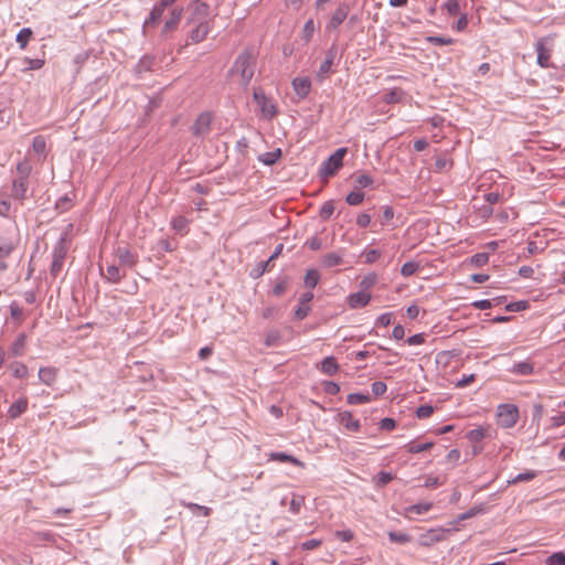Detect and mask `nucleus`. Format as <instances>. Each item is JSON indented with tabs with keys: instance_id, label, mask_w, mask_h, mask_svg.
<instances>
[{
	"instance_id": "f257e3e1",
	"label": "nucleus",
	"mask_w": 565,
	"mask_h": 565,
	"mask_svg": "<svg viewBox=\"0 0 565 565\" xmlns=\"http://www.w3.org/2000/svg\"><path fill=\"white\" fill-rule=\"evenodd\" d=\"M231 73L233 75L239 76L241 84L243 86H247L255 73V57L253 53L249 51H244L241 53L236 57L231 68Z\"/></svg>"
},
{
	"instance_id": "f03ea898",
	"label": "nucleus",
	"mask_w": 565,
	"mask_h": 565,
	"mask_svg": "<svg viewBox=\"0 0 565 565\" xmlns=\"http://www.w3.org/2000/svg\"><path fill=\"white\" fill-rule=\"evenodd\" d=\"M68 247L70 244L67 242L66 235L61 236L53 248L52 264L50 268L51 276L57 277L62 271Z\"/></svg>"
},
{
	"instance_id": "7ed1b4c3",
	"label": "nucleus",
	"mask_w": 565,
	"mask_h": 565,
	"mask_svg": "<svg viewBox=\"0 0 565 565\" xmlns=\"http://www.w3.org/2000/svg\"><path fill=\"white\" fill-rule=\"evenodd\" d=\"M347 148L337 149L320 167L319 173L327 179L332 177L343 164Z\"/></svg>"
},
{
	"instance_id": "20e7f679",
	"label": "nucleus",
	"mask_w": 565,
	"mask_h": 565,
	"mask_svg": "<svg viewBox=\"0 0 565 565\" xmlns=\"http://www.w3.org/2000/svg\"><path fill=\"white\" fill-rule=\"evenodd\" d=\"M498 424L503 428H512L519 420V408L514 404H500L497 411Z\"/></svg>"
},
{
	"instance_id": "39448f33",
	"label": "nucleus",
	"mask_w": 565,
	"mask_h": 565,
	"mask_svg": "<svg viewBox=\"0 0 565 565\" xmlns=\"http://www.w3.org/2000/svg\"><path fill=\"white\" fill-rule=\"evenodd\" d=\"M253 98L259 106L260 117L263 119L270 120L277 115V105L271 98H268L262 89H254Z\"/></svg>"
},
{
	"instance_id": "423d86ee",
	"label": "nucleus",
	"mask_w": 565,
	"mask_h": 565,
	"mask_svg": "<svg viewBox=\"0 0 565 565\" xmlns=\"http://www.w3.org/2000/svg\"><path fill=\"white\" fill-rule=\"evenodd\" d=\"M553 39L550 36L541 38L536 44L535 50L537 53V64L543 68L552 67L551 54L553 51Z\"/></svg>"
},
{
	"instance_id": "0eeeda50",
	"label": "nucleus",
	"mask_w": 565,
	"mask_h": 565,
	"mask_svg": "<svg viewBox=\"0 0 565 565\" xmlns=\"http://www.w3.org/2000/svg\"><path fill=\"white\" fill-rule=\"evenodd\" d=\"M194 26L190 32V40L192 43L202 42L210 33L213 22L212 19L191 21Z\"/></svg>"
},
{
	"instance_id": "6e6552de",
	"label": "nucleus",
	"mask_w": 565,
	"mask_h": 565,
	"mask_svg": "<svg viewBox=\"0 0 565 565\" xmlns=\"http://www.w3.org/2000/svg\"><path fill=\"white\" fill-rule=\"evenodd\" d=\"M337 55H338V49L333 44L328 50L324 61L320 64L319 71L317 73V77L319 79H324L331 73V68H332V65L334 64Z\"/></svg>"
},
{
	"instance_id": "1a4fd4ad",
	"label": "nucleus",
	"mask_w": 565,
	"mask_h": 565,
	"mask_svg": "<svg viewBox=\"0 0 565 565\" xmlns=\"http://www.w3.org/2000/svg\"><path fill=\"white\" fill-rule=\"evenodd\" d=\"M493 437V429L491 426H479L475 429L469 430L466 434V438L470 444H480L482 439L486 438H492Z\"/></svg>"
},
{
	"instance_id": "9d476101",
	"label": "nucleus",
	"mask_w": 565,
	"mask_h": 565,
	"mask_svg": "<svg viewBox=\"0 0 565 565\" xmlns=\"http://www.w3.org/2000/svg\"><path fill=\"white\" fill-rule=\"evenodd\" d=\"M45 53H42V57L31 58L28 56H24L22 58L17 60L19 63V71L21 72H29V71H38L42 68L45 64Z\"/></svg>"
},
{
	"instance_id": "9b49d317",
	"label": "nucleus",
	"mask_w": 565,
	"mask_h": 565,
	"mask_svg": "<svg viewBox=\"0 0 565 565\" xmlns=\"http://www.w3.org/2000/svg\"><path fill=\"white\" fill-rule=\"evenodd\" d=\"M211 122V114L202 113L201 115H199L192 127L193 135L198 137L205 136L210 131Z\"/></svg>"
},
{
	"instance_id": "f8f14e48",
	"label": "nucleus",
	"mask_w": 565,
	"mask_h": 565,
	"mask_svg": "<svg viewBox=\"0 0 565 565\" xmlns=\"http://www.w3.org/2000/svg\"><path fill=\"white\" fill-rule=\"evenodd\" d=\"M445 531L443 529H430L427 532L423 533L418 542L423 546H431L435 543H438L444 540Z\"/></svg>"
},
{
	"instance_id": "ddd939ff",
	"label": "nucleus",
	"mask_w": 565,
	"mask_h": 565,
	"mask_svg": "<svg viewBox=\"0 0 565 565\" xmlns=\"http://www.w3.org/2000/svg\"><path fill=\"white\" fill-rule=\"evenodd\" d=\"M116 256L118 258L119 265L122 267L132 268L138 262V256L125 247H118L116 249Z\"/></svg>"
},
{
	"instance_id": "4468645a",
	"label": "nucleus",
	"mask_w": 565,
	"mask_h": 565,
	"mask_svg": "<svg viewBox=\"0 0 565 565\" xmlns=\"http://www.w3.org/2000/svg\"><path fill=\"white\" fill-rule=\"evenodd\" d=\"M194 9L192 13L191 21L196 20H204V19H212L213 17L211 14V7L206 2L202 0H194L193 1Z\"/></svg>"
},
{
	"instance_id": "2eb2a0df",
	"label": "nucleus",
	"mask_w": 565,
	"mask_h": 565,
	"mask_svg": "<svg viewBox=\"0 0 565 565\" xmlns=\"http://www.w3.org/2000/svg\"><path fill=\"white\" fill-rule=\"evenodd\" d=\"M169 7V3H164V0H160L150 11L149 18L143 23V28L154 25L161 19L164 10Z\"/></svg>"
},
{
	"instance_id": "dca6fc26",
	"label": "nucleus",
	"mask_w": 565,
	"mask_h": 565,
	"mask_svg": "<svg viewBox=\"0 0 565 565\" xmlns=\"http://www.w3.org/2000/svg\"><path fill=\"white\" fill-rule=\"evenodd\" d=\"M371 295L364 291H358L348 296V305L352 309L363 308L369 305Z\"/></svg>"
},
{
	"instance_id": "f3484780",
	"label": "nucleus",
	"mask_w": 565,
	"mask_h": 565,
	"mask_svg": "<svg viewBox=\"0 0 565 565\" xmlns=\"http://www.w3.org/2000/svg\"><path fill=\"white\" fill-rule=\"evenodd\" d=\"M292 88L300 98H305L310 93L311 82L308 77H296L292 79Z\"/></svg>"
},
{
	"instance_id": "a211bd4d",
	"label": "nucleus",
	"mask_w": 565,
	"mask_h": 565,
	"mask_svg": "<svg viewBox=\"0 0 565 565\" xmlns=\"http://www.w3.org/2000/svg\"><path fill=\"white\" fill-rule=\"evenodd\" d=\"M312 298H313V294L311 291H308V292H305L301 295L300 305L297 308V310L295 311V316L298 320H302L308 316V313L310 311L308 303L312 300Z\"/></svg>"
},
{
	"instance_id": "6ab92c4d",
	"label": "nucleus",
	"mask_w": 565,
	"mask_h": 565,
	"mask_svg": "<svg viewBox=\"0 0 565 565\" xmlns=\"http://www.w3.org/2000/svg\"><path fill=\"white\" fill-rule=\"evenodd\" d=\"M28 180L15 178L12 181V196L17 200H24L28 192Z\"/></svg>"
},
{
	"instance_id": "aec40b11",
	"label": "nucleus",
	"mask_w": 565,
	"mask_h": 565,
	"mask_svg": "<svg viewBox=\"0 0 565 565\" xmlns=\"http://www.w3.org/2000/svg\"><path fill=\"white\" fill-rule=\"evenodd\" d=\"M510 373L515 375H531L534 372V365L531 361H521L518 363H514L509 370Z\"/></svg>"
},
{
	"instance_id": "412c9836",
	"label": "nucleus",
	"mask_w": 565,
	"mask_h": 565,
	"mask_svg": "<svg viewBox=\"0 0 565 565\" xmlns=\"http://www.w3.org/2000/svg\"><path fill=\"white\" fill-rule=\"evenodd\" d=\"M349 13V8L347 6H340L332 14L328 29H337L339 25L343 23Z\"/></svg>"
},
{
	"instance_id": "4be33fe9",
	"label": "nucleus",
	"mask_w": 565,
	"mask_h": 565,
	"mask_svg": "<svg viewBox=\"0 0 565 565\" xmlns=\"http://www.w3.org/2000/svg\"><path fill=\"white\" fill-rule=\"evenodd\" d=\"M28 409V399L25 397H21L17 399L8 409V416L10 418H18Z\"/></svg>"
},
{
	"instance_id": "5701e85b",
	"label": "nucleus",
	"mask_w": 565,
	"mask_h": 565,
	"mask_svg": "<svg viewBox=\"0 0 565 565\" xmlns=\"http://www.w3.org/2000/svg\"><path fill=\"white\" fill-rule=\"evenodd\" d=\"M182 9H173L170 13L169 19L166 21L162 33L168 34L169 32L177 29L181 20Z\"/></svg>"
},
{
	"instance_id": "b1692460",
	"label": "nucleus",
	"mask_w": 565,
	"mask_h": 565,
	"mask_svg": "<svg viewBox=\"0 0 565 565\" xmlns=\"http://www.w3.org/2000/svg\"><path fill=\"white\" fill-rule=\"evenodd\" d=\"M103 276L107 281H109L111 284H117L121 280V278L124 277V274H121V271L117 265L111 264L106 267V271L103 273Z\"/></svg>"
},
{
	"instance_id": "393cba45",
	"label": "nucleus",
	"mask_w": 565,
	"mask_h": 565,
	"mask_svg": "<svg viewBox=\"0 0 565 565\" xmlns=\"http://www.w3.org/2000/svg\"><path fill=\"white\" fill-rule=\"evenodd\" d=\"M320 370L323 374L334 375L339 371V364L333 356H327L321 361Z\"/></svg>"
},
{
	"instance_id": "a878e982",
	"label": "nucleus",
	"mask_w": 565,
	"mask_h": 565,
	"mask_svg": "<svg viewBox=\"0 0 565 565\" xmlns=\"http://www.w3.org/2000/svg\"><path fill=\"white\" fill-rule=\"evenodd\" d=\"M342 263H343L342 254L338 253V252L326 254L321 259V264L326 268H332L335 266H340Z\"/></svg>"
},
{
	"instance_id": "bb28decb",
	"label": "nucleus",
	"mask_w": 565,
	"mask_h": 565,
	"mask_svg": "<svg viewBox=\"0 0 565 565\" xmlns=\"http://www.w3.org/2000/svg\"><path fill=\"white\" fill-rule=\"evenodd\" d=\"M39 379L43 384L51 386L56 380V370L53 367H41L39 370Z\"/></svg>"
},
{
	"instance_id": "cd10ccee",
	"label": "nucleus",
	"mask_w": 565,
	"mask_h": 565,
	"mask_svg": "<svg viewBox=\"0 0 565 565\" xmlns=\"http://www.w3.org/2000/svg\"><path fill=\"white\" fill-rule=\"evenodd\" d=\"M171 227L178 234L185 235L189 231V221L182 216H175L171 220Z\"/></svg>"
},
{
	"instance_id": "c85d7f7f",
	"label": "nucleus",
	"mask_w": 565,
	"mask_h": 565,
	"mask_svg": "<svg viewBox=\"0 0 565 565\" xmlns=\"http://www.w3.org/2000/svg\"><path fill=\"white\" fill-rule=\"evenodd\" d=\"M269 457L275 461L289 462L297 467H303V463L299 459L285 452H271Z\"/></svg>"
},
{
	"instance_id": "c756f323",
	"label": "nucleus",
	"mask_w": 565,
	"mask_h": 565,
	"mask_svg": "<svg viewBox=\"0 0 565 565\" xmlns=\"http://www.w3.org/2000/svg\"><path fill=\"white\" fill-rule=\"evenodd\" d=\"M341 423L348 430L356 431L360 428L359 419H355L350 412H344L341 415Z\"/></svg>"
},
{
	"instance_id": "7c9ffc66",
	"label": "nucleus",
	"mask_w": 565,
	"mask_h": 565,
	"mask_svg": "<svg viewBox=\"0 0 565 565\" xmlns=\"http://www.w3.org/2000/svg\"><path fill=\"white\" fill-rule=\"evenodd\" d=\"M433 446H434L433 441L420 443V444L411 441L405 446V448H406L407 452H409V454H419V452L431 449Z\"/></svg>"
},
{
	"instance_id": "2f4dec72",
	"label": "nucleus",
	"mask_w": 565,
	"mask_h": 565,
	"mask_svg": "<svg viewBox=\"0 0 565 565\" xmlns=\"http://www.w3.org/2000/svg\"><path fill=\"white\" fill-rule=\"evenodd\" d=\"M281 156L280 149H276L274 151L264 152L259 154L258 160L265 166H271L278 161Z\"/></svg>"
},
{
	"instance_id": "473e14b6",
	"label": "nucleus",
	"mask_w": 565,
	"mask_h": 565,
	"mask_svg": "<svg viewBox=\"0 0 565 565\" xmlns=\"http://www.w3.org/2000/svg\"><path fill=\"white\" fill-rule=\"evenodd\" d=\"M433 508V504L430 502H424V503H417L409 505L405 509L407 514L414 513V514H425Z\"/></svg>"
},
{
	"instance_id": "72a5a7b5",
	"label": "nucleus",
	"mask_w": 565,
	"mask_h": 565,
	"mask_svg": "<svg viewBox=\"0 0 565 565\" xmlns=\"http://www.w3.org/2000/svg\"><path fill=\"white\" fill-rule=\"evenodd\" d=\"M32 36V30L30 28H23L17 34L15 41L20 49L24 50L28 45L29 40Z\"/></svg>"
},
{
	"instance_id": "f704fd0d",
	"label": "nucleus",
	"mask_w": 565,
	"mask_h": 565,
	"mask_svg": "<svg viewBox=\"0 0 565 565\" xmlns=\"http://www.w3.org/2000/svg\"><path fill=\"white\" fill-rule=\"evenodd\" d=\"M537 476L536 471L527 470L525 472L518 473L515 477L508 480L509 484H515L519 482H526L534 479Z\"/></svg>"
},
{
	"instance_id": "c9c22d12",
	"label": "nucleus",
	"mask_w": 565,
	"mask_h": 565,
	"mask_svg": "<svg viewBox=\"0 0 565 565\" xmlns=\"http://www.w3.org/2000/svg\"><path fill=\"white\" fill-rule=\"evenodd\" d=\"M315 31H316L315 22L312 19H309L305 23L302 31H301V39L303 40L305 43H308L312 39Z\"/></svg>"
},
{
	"instance_id": "e433bc0d",
	"label": "nucleus",
	"mask_w": 565,
	"mask_h": 565,
	"mask_svg": "<svg viewBox=\"0 0 565 565\" xmlns=\"http://www.w3.org/2000/svg\"><path fill=\"white\" fill-rule=\"evenodd\" d=\"M371 401V396L369 394L362 393H351L347 397V402L351 405H360L365 404Z\"/></svg>"
},
{
	"instance_id": "4c0bfd02",
	"label": "nucleus",
	"mask_w": 565,
	"mask_h": 565,
	"mask_svg": "<svg viewBox=\"0 0 565 565\" xmlns=\"http://www.w3.org/2000/svg\"><path fill=\"white\" fill-rule=\"evenodd\" d=\"M24 345H25V335L22 333V334L18 335V338L15 339V341L13 342V344L11 347L12 355L21 356L23 354Z\"/></svg>"
},
{
	"instance_id": "58836bf2",
	"label": "nucleus",
	"mask_w": 565,
	"mask_h": 565,
	"mask_svg": "<svg viewBox=\"0 0 565 565\" xmlns=\"http://www.w3.org/2000/svg\"><path fill=\"white\" fill-rule=\"evenodd\" d=\"M391 542L398 544H406L411 542L412 537L407 533L391 531L387 533Z\"/></svg>"
},
{
	"instance_id": "ea45409f",
	"label": "nucleus",
	"mask_w": 565,
	"mask_h": 565,
	"mask_svg": "<svg viewBox=\"0 0 565 565\" xmlns=\"http://www.w3.org/2000/svg\"><path fill=\"white\" fill-rule=\"evenodd\" d=\"M32 149L35 153L43 156L46 149L45 138L41 135L35 136L32 141Z\"/></svg>"
},
{
	"instance_id": "a19ab883",
	"label": "nucleus",
	"mask_w": 565,
	"mask_h": 565,
	"mask_svg": "<svg viewBox=\"0 0 565 565\" xmlns=\"http://www.w3.org/2000/svg\"><path fill=\"white\" fill-rule=\"evenodd\" d=\"M12 375L17 379H24L28 376V367L22 362H15L11 364Z\"/></svg>"
},
{
	"instance_id": "79ce46f5",
	"label": "nucleus",
	"mask_w": 565,
	"mask_h": 565,
	"mask_svg": "<svg viewBox=\"0 0 565 565\" xmlns=\"http://www.w3.org/2000/svg\"><path fill=\"white\" fill-rule=\"evenodd\" d=\"M320 275L316 269H309L306 273L305 286L308 288H315L319 281Z\"/></svg>"
},
{
	"instance_id": "37998d69",
	"label": "nucleus",
	"mask_w": 565,
	"mask_h": 565,
	"mask_svg": "<svg viewBox=\"0 0 565 565\" xmlns=\"http://www.w3.org/2000/svg\"><path fill=\"white\" fill-rule=\"evenodd\" d=\"M305 504V497L300 494H292V498L290 500L289 510L294 514H298L300 512V509Z\"/></svg>"
},
{
	"instance_id": "c03bdc74",
	"label": "nucleus",
	"mask_w": 565,
	"mask_h": 565,
	"mask_svg": "<svg viewBox=\"0 0 565 565\" xmlns=\"http://www.w3.org/2000/svg\"><path fill=\"white\" fill-rule=\"evenodd\" d=\"M17 173L19 179H29L31 166L26 160H22L17 164Z\"/></svg>"
},
{
	"instance_id": "a18cd8bd",
	"label": "nucleus",
	"mask_w": 565,
	"mask_h": 565,
	"mask_svg": "<svg viewBox=\"0 0 565 565\" xmlns=\"http://www.w3.org/2000/svg\"><path fill=\"white\" fill-rule=\"evenodd\" d=\"M281 334L278 330H270L265 337L266 347H276L280 342Z\"/></svg>"
},
{
	"instance_id": "49530a36",
	"label": "nucleus",
	"mask_w": 565,
	"mask_h": 565,
	"mask_svg": "<svg viewBox=\"0 0 565 565\" xmlns=\"http://www.w3.org/2000/svg\"><path fill=\"white\" fill-rule=\"evenodd\" d=\"M419 267L420 266L417 262H407V263L403 264V266L401 268V274L404 277H409V276L414 275L415 273H417Z\"/></svg>"
},
{
	"instance_id": "de8ad7c7",
	"label": "nucleus",
	"mask_w": 565,
	"mask_h": 565,
	"mask_svg": "<svg viewBox=\"0 0 565 565\" xmlns=\"http://www.w3.org/2000/svg\"><path fill=\"white\" fill-rule=\"evenodd\" d=\"M364 193L363 192H359V191H352L350 192L347 198H345V202L349 204V205H359L361 204L363 201H364Z\"/></svg>"
},
{
	"instance_id": "09e8293b",
	"label": "nucleus",
	"mask_w": 565,
	"mask_h": 565,
	"mask_svg": "<svg viewBox=\"0 0 565 565\" xmlns=\"http://www.w3.org/2000/svg\"><path fill=\"white\" fill-rule=\"evenodd\" d=\"M546 565H565V554L556 552L550 555L545 562Z\"/></svg>"
},
{
	"instance_id": "8fccbe9b",
	"label": "nucleus",
	"mask_w": 565,
	"mask_h": 565,
	"mask_svg": "<svg viewBox=\"0 0 565 565\" xmlns=\"http://www.w3.org/2000/svg\"><path fill=\"white\" fill-rule=\"evenodd\" d=\"M434 413V407L431 405H428V404H425V405H420L417 409H416V416L419 418V419H425V418H428L429 416H431V414Z\"/></svg>"
},
{
	"instance_id": "3c124183",
	"label": "nucleus",
	"mask_w": 565,
	"mask_h": 565,
	"mask_svg": "<svg viewBox=\"0 0 565 565\" xmlns=\"http://www.w3.org/2000/svg\"><path fill=\"white\" fill-rule=\"evenodd\" d=\"M377 281V275L374 273H371L366 275L360 282L361 288L363 289H370L372 288Z\"/></svg>"
},
{
	"instance_id": "603ef678",
	"label": "nucleus",
	"mask_w": 565,
	"mask_h": 565,
	"mask_svg": "<svg viewBox=\"0 0 565 565\" xmlns=\"http://www.w3.org/2000/svg\"><path fill=\"white\" fill-rule=\"evenodd\" d=\"M489 260V255L487 253H478V254H475L471 259H470V263L477 267H481L483 265H486Z\"/></svg>"
},
{
	"instance_id": "864d4df0",
	"label": "nucleus",
	"mask_w": 565,
	"mask_h": 565,
	"mask_svg": "<svg viewBox=\"0 0 565 565\" xmlns=\"http://www.w3.org/2000/svg\"><path fill=\"white\" fill-rule=\"evenodd\" d=\"M444 8L446 9L447 13L450 15H457L460 11L458 0H448L444 4Z\"/></svg>"
},
{
	"instance_id": "5fc2aeb1",
	"label": "nucleus",
	"mask_w": 565,
	"mask_h": 565,
	"mask_svg": "<svg viewBox=\"0 0 565 565\" xmlns=\"http://www.w3.org/2000/svg\"><path fill=\"white\" fill-rule=\"evenodd\" d=\"M426 41L435 45H449L454 42L452 39L443 36H427Z\"/></svg>"
},
{
	"instance_id": "6e6d98bb",
	"label": "nucleus",
	"mask_w": 565,
	"mask_h": 565,
	"mask_svg": "<svg viewBox=\"0 0 565 565\" xmlns=\"http://www.w3.org/2000/svg\"><path fill=\"white\" fill-rule=\"evenodd\" d=\"M355 183L360 188H367V186H371L373 184V179L369 174L363 173V174H359L356 177Z\"/></svg>"
},
{
	"instance_id": "4d7b16f0",
	"label": "nucleus",
	"mask_w": 565,
	"mask_h": 565,
	"mask_svg": "<svg viewBox=\"0 0 565 565\" xmlns=\"http://www.w3.org/2000/svg\"><path fill=\"white\" fill-rule=\"evenodd\" d=\"M363 255L365 257L366 264H373L380 258L381 252L377 249H369V250H365L363 253Z\"/></svg>"
},
{
	"instance_id": "13d9d810",
	"label": "nucleus",
	"mask_w": 565,
	"mask_h": 565,
	"mask_svg": "<svg viewBox=\"0 0 565 565\" xmlns=\"http://www.w3.org/2000/svg\"><path fill=\"white\" fill-rule=\"evenodd\" d=\"M393 217H394V210H393V207L390 206V205L383 206L381 225H385L387 222L393 220Z\"/></svg>"
},
{
	"instance_id": "bf43d9fd",
	"label": "nucleus",
	"mask_w": 565,
	"mask_h": 565,
	"mask_svg": "<svg viewBox=\"0 0 565 565\" xmlns=\"http://www.w3.org/2000/svg\"><path fill=\"white\" fill-rule=\"evenodd\" d=\"M497 301L495 299H482V300H477V301H473L472 302V306L476 308V309H479V310H487V309H490L492 306H493V302Z\"/></svg>"
},
{
	"instance_id": "052dcab7",
	"label": "nucleus",
	"mask_w": 565,
	"mask_h": 565,
	"mask_svg": "<svg viewBox=\"0 0 565 565\" xmlns=\"http://www.w3.org/2000/svg\"><path fill=\"white\" fill-rule=\"evenodd\" d=\"M372 222L371 215L367 213H361L356 217V225L361 228H366Z\"/></svg>"
},
{
	"instance_id": "680f3d73",
	"label": "nucleus",
	"mask_w": 565,
	"mask_h": 565,
	"mask_svg": "<svg viewBox=\"0 0 565 565\" xmlns=\"http://www.w3.org/2000/svg\"><path fill=\"white\" fill-rule=\"evenodd\" d=\"M371 387H372V392L375 396L383 395L387 390L386 384L382 381H376V382L372 383Z\"/></svg>"
},
{
	"instance_id": "e2e57ef3",
	"label": "nucleus",
	"mask_w": 565,
	"mask_h": 565,
	"mask_svg": "<svg viewBox=\"0 0 565 565\" xmlns=\"http://www.w3.org/2000/svg\"><path fill=\"white\" fill-rule=\"evenodd\" d=\"M333 212H334V205L331 201H328L322 205L320 215L323 218H329L333 214Z\"/></svg>"
},
{
	"instance_id": "0e129e2a",
	"label": "nucleus",
	"mask_w": 565,
	"mask_h": 565,
	"mask_svg": "<svg viewBox=\"0 0 565 565\" xmlns=\"http://www.w3.org/2000/svg\"><path fill=\"white\" fill-rule=\"evenodd\" d=\"M321 543H322L321 540L311 539V540H308V541L301 543L300 547L305 551H311V550L319 547L321 545Z\"/></svg>"
},
{
	"instance_id": "69168bd1",
	"label": "nucleus",
	"mask_w": 565,
	"mask_h": 565,
	"mask_svg": "<svg viewBox=\"0 0 565 565\" xmlns=\"http://www.w3.org/2000/svg\"><path fill=\"white\" fill-rule=\"evenodd\" d=\"M323 390L329 395H335L340 392V386L335 382H326L323 385Z\"/></svg>"
},
{
	"instance_id": "338daca9",
	"label": "nucleus",
	"mask_w": 565,
	"mask_h": 565,
	"mask_svg": "<svg viewBox=\"0 0 565 565\" xmlns=\"http://www.w3.org/2000/svg\"><path fill=\"white\" fill-rule=\"evenodd\" d=\"M443 482L439 480L437 476L429 475L425 478L424 487L426 488H437Z\"/></svg>"
},
{
	"instance_id": "774afa93",
	"label": "nucleus",
	"mask_w": 565,
	"mask_h": 565,
	"mask_svg": "<svg viewBox=\"0 0 565 565\" xmlns=\"http://www.w3.org/2000/svg\"><path fill=\"white\" fill-rule=\"evenodd\" d=\"M14 249V245L11 242H3L0 244V257L9 256Z\"/></svg>"
}]
</instances>
